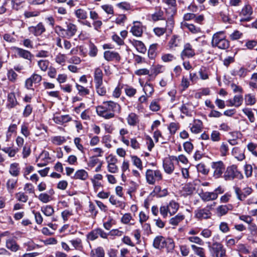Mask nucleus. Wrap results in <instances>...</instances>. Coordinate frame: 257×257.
<instances>
[{"mask_svg": "<svg viewBox=\"0 0 257 257\" xmlns=\"http://www.w3.org/2000/svg\"><path fill=\"white\" fill-rule=\"evenodd\" d=\"M16 197L19 201L25 203L28 200V196L24 192H20L16 194Z\"/></svg>", "mask_w": 257, "mask_h": 257, "instance_id": "obj_62", "label": "nucleus"}, {"mask_svg": "<svg viewBox=\"0 0 257 257\" xmlns=\"http://www.w3.org/2000/svg\"><path fill=\"white\" fill-rule=\"evenodd\" d=\"M242 110V112L247 116L251 122H253L255 121L254 114L251 108L245 107L243 108Z\"/></svg>", "mask_w": 257, "mask_h": 257, "instance_id": "obj_48", "label": "nucleus"}, {"mask_svg": "<svg viewBox=\"0 0 257 257\" xmlns=\"http://www.w3.org/2000/svg\"><path fill=\"white\" fill-rule=\"evenodd\" d=\"M200 198L203 201L208 202L216 200L217 195L213 192H205L200 194Z\"/></svg>", "mask_w": 257, "mask_h": 257, "instance_id": "obj_23", "label": "nucleus"}, {"mask_svg": "<svg viewBox=\"0 0 257 257\" xmlns=\"http://www.w3.org/2000/svg\"><path fill=\"white\" fill-rule=\"evenodd\" d=\"M128 130L124 128H121L119 131L121 141L127 146L130 145V141L128 140L125 138L124 136L128 134Z\"/></svg>", "mask_w": 257, "mask_h": 257, "instance_id": "obj_45", "label": "nucleus"}, {"mask_svg": "<svg viewBox=\"0 0 257 257\" xmlns=\"http://www.w3.org/2000/svg\"><path fill=\"white\" fill-rule=\"evenodd\" d=\"M179 208V204L174 200H171L168 204L162 205L160 208V214L166 218L169 213L170 216L175 214Z\"/></svg>", "mask_w": 257, "mask_h": 257, "instance_id": "obj_6", "label": "nucleus"}, {"mask_svg": "<svg viewBox=\"0 0 257 257\" xmlns=\"http://www.w3.org/2000/svg\"><path fill=\"white\" fill-rule=\"evenodd\" d=\"M104 58L107 61L119 62L121 57L118 53L113 51H106L104 52Z\"/></svg>", "mask_w": 257, "mask_h": 257, "instance_id": "obj_17", "label": "nucleus"}, {"mask_svg": "<svg viewBox=\"0 0 257 257\" xmlns=\"http://www.w3.org/2000/svg\"><path fill=\"white\" fill-rule=\"evenodd\" d=\"M13 49L19 57L31 61L33 55L30 51L17 47H14Z\"/></svg>", "mask_w": 257, "mask_h": 257, "instance_id": "obj_16", "label": "nucleus"}, {"mask_svg": "<svg viewBox=\"0 0 257 257\" xmlns=\"http://www.w3.org/2000/svg\"><path fill=\"white\" fill-rule=\"evenodd\" d=\"M76 87L78 91V94L80 95L84 96V95L88 94L89 93V89H87L86 88H85L80 85L76 84Z\"/></svg>", "mask_w": 257, "mask_h": 257, "instance_id": "obj_60", "label": "nucleus"}, {"mask_svg": "<svg viewBox=\"0 0 257 257\" xmlns=\"http://www.w3.org/2000/svg\"><path fill=\"white\" fill-rule=\"evenodd\" d=\"M195 54V50L191 44L187 43L184 44L183 50L181 53V57L182 59H184L185 58H192Z\"/></svg>", "mask_w": 257, "mask_h": 257, "instance_id": "obj_11", "label": "nucleus"}, {"mask_svg": "<svg viewBox=\"0 0 257 257\" xmlns=\"http://www.w3.org/2000/svg\"><path fill=\"white\" fill-rule=\"evenodd\" d=\"M75 15L76 17L81 20H85L87 18V12L82 9H77L75 11Z\"/></svg>", "mask_w": 257, "mask_h": 257, "instance_id": "obj_46", "label": "nucleus"}, {"mask_svg": "<svg viewBox=\"0 0 257 257\" xmlns=\"http://www.w3.org/2000/svg\"><path fill=\"white\" fill-rule=\"evenodd\" d=\"M233 189L237 198L240 201L244 200L247 196L251 193L252 191V189L249 187L244 188L243 191L238 187H234Z\"/></svg>", "mask_w": 257, "mask_h": 257, "instance_id": "obj_12", "label": "nucleus"}, {"mask_svg": "<svg viewBox=\"0 0 257 257\" xmlns=\"http://www.w3.org/2000/svg\"><path fill=\"white\" fill-rule=\"evenodd\" d=\"M70 242L75 249L82 250L83 248L82 240L79 238H76L70 240Z\"/></svg>", "mask_w": 257, "mask_h": 257, "instance_id": "obj_40", "label": "nucleus"}, {"mask_svg": "<svg viewBox=\"0 0 257 257\" xmlns=\"http://www.w3.org/2000/svg\"><path fill=\"white\" fill-rule=\"evenodd\" d=\"M24 245L27 246V250L31 251L36 248L41 247V246L36 244L32 240H29L24 243Z\"/></svg>", "mask_w": 257, "mask_h": 257, "instance_id": "obj_50", "label": "nucleus"}, {"mask_svg": "<svg viewBox=\"0 0 257 257\" xmlns=\"http://www.w3.org/2000/svg\"><path fill=\"white\" fill-rule=\"evenodd\" d=\"M211 45L213 47H217L220 49H226L229 47V42L226 39L224 33L220 31L213 35Z\"/></svg>", "mask_w": 257, "mask_h": 257, "instance_id": "obj_3", "label": "nucleus"}, {"mask_svg": "<svg viewBox=\"0 0 257 257\" xmlns=\"http://www.w3.org/2000/svg\"><path fill=\"white\" fill-rule=\"evenodd\" d=\"M151 18L153 21L164 20V12L160 8H157L156 12L152 15Z\"/></svg>", "mask_w": 257, "mask_h": 257, "instance_id": "obj_37", "label": "nucleus"}, {"mask_svg": "<svg viewBox=\"0 0 257 257\" xmlns=\"http://www.w3.org/2000/svg\"><path fill=\"white\" fill-rule=\"evenodd\" d=\"M103 74L99 67L95 68L94 70V81L95 83L103 82Z\"/></svg>", "mask_w": 257, "mask_h": 257, "instance_id": "obj_29", "label": "nucleus"}, {"mask_svg": "<svg viewBox=\"0 0 257 257\" xmlns=\"http://www.w3.org/2000/svg\"><path fill=\"white\" fill-rule=\"evenodd\" d=\"M200 78L202 80H206L209 78L208 69L206 67H201L198 72Z\"/></svg>", "mask_w": 257, "mask_h": 257, "instance_id": "obj_42", "label": "nucleus"}, {"mask_svg": "<svg viewBox=\"0 0 257 257\" xmlns=\"http://www.w3.org/2000/svg\"><path fill=\"white\" fill-rule=\"evenodd\" d=\"M38 198L40 201L44 203H47L51 200V196L47 193H41Z\"/></svg>", "mask_w": 257, "mask_h": 257, "instance_id": "obj_64", "label": "nucleus"}, {"mask_svg": "<svg viewBox=\"0 0 257 257\" xmlns=\"http://www.w3.org/2000/svg\"><path fill=\"white\" fill-rule=\"evenodd\" d=\"M131 159L133 165L140 170H142L143 167L141 160L136 156H132Z\"/></svg>", "mask_w": 257, "mask_h": 257, "instance_id": "obj_52", "label": "nucleus"}, {"mask_svg": "<svg viewBox=\"0 0 257 257\" xmlns=\"http://www.w3.org/2000/svg\"><path fill=\"white\" fill-rule=\"evenodd\" d=\"M185 218L184 215L180 213L169 220V223L172 225L176 226Z\"/></svg>", "mask_w": 257, "mask_h": 257, "instance_id": "obj_39", "label": "nucleus"}, {"mask_svg": "<svg viewBox=\"0 0 257 257\" xmlns=\"http://www.w3.org/2000/svg\"><path fill=\"white\" fill-rule=\"evenodd\" d=\"M11 4L12 8L14 10L18 11L21 8H23V6L25 4V1L23 0H12Z\"/></svg>", "mask_w": 257, "mask_h": 257, "instance_id": "obj_49", "label": "nucleus"}, {"mask_svg": "<svg viewBox=\"0 0 257 257\" xmlns=\"http://www.w3.org/2000/svg\"><path fill=\"white\" fill-rule=\"evenodd\" d=\"M145 176L147 182L150 185H154L163 179L162 173L159 170L147 169Z\"/></svg>", "mask_w": 257, "mask_h": 257, "instance_id": "obj_8", "label": "nucleus"}, {"mask_svg": "<svg viewBox=\"0 0 257 257\" xmlns=\"http://www.w3.org/2000/svg\"><path fill=\"white\" fill-rule=\"evenodd\" d=\"M101 8L108 15H113L114 14L113 7L109 4L102 5Z\"/></svg>", "mask_w": 257, "mask_h": 257, "instance_id": "obj_59", "label": "nucleus"}, {"mask_svg": "<svg viewBox=\"0 0 257 257\" xmlns=\"http://www.w3.org/2000/svg\"><path fill=\"white\" fill-rule=\"evenodd\" d=\"M202 129V122L199 119H196L194 121L192 126L190 127V130L194 134H198L200 133Z\"/></svg>", "mask_w": 257, "mask_h": 257, "instance_id": "obj_28", "label": "nucleus"}, {"mask_svg": "<svg viewBox=\"0 0 257 257\" xmlns=\"http://www.w3.org/2000/svg\"><path fill=\"white\" fill-rule=\"evenodd\" d=\"M9 171L12 176L14 177L18 176L20 173V168L19 164L17 163L11 164L10 165Z\"/></svg>", "mask_w": 257, "mask_h": 257, "instance_id": "obj_30", "label": "nucleus"}, {"mask_svg": "<svg viewBox=\"0 0 257 257\" xmlns=\"http://www.w3.org/2000/svg\"><path fill=\"white\" fill-rule=\"evenodd\" d=\"M88 177L87 172L83 169L77 171L73 176L74 179L86 180Z\"/></svg>", "mask_w": 257, "mask_h": 257, "instance_id": "obj_36", "label": "nucleus"}, {"mask_svg": "<svg viewBox=\"0 0 257 257\" xmlns=\"http://www.w3.org/2000/svg\"><path fill=\"white\" fill-rule=\"evenodd\" d=\"M41 210L47 216H51L54 213V208L51 205L43 206Z\"/></svg>", "mask_w": 257, "mask_h": 257, "instance_id": "obj_41", "label": "nucleus"}, {"mask_svg": "<svg viewBox=\"0 0 257 257\" xmlns=\"http://www.w3.org/2000/svg\"><path fill=\"white\" fill-rule=\"evenodd\" d=\"M144 27L141 22L135 21L133 23V26L131 29V32L134 36L136 37H141L143 32Z\"/></svg>", "mask_w": 257, "mask_h": 257, "instance_id": "obj_14", "label": "nucleus"}, {"mask_svg": "<svg viewBox=\"0 0 257 257\" xmlns=\"http://www.w3.org/2000/svg\"><path fill=\"white\" fill-rule=\"evenodd\" d=\"M247 72L246 69L241 67L238 70L234 71L233 75L238 76L240 77H244L246 75Z\"/></svg>", "mask_w": 257, "mask_h": 257, "instance_id": "obj_63", "label": "nucleus"}, {"mask_svg": "<svg viewBox=\"0 0 257 257\" xmlns=\"http://www.w3.org/2000/svg\"><path fill=\"white\" fill-rule=\"evenodd\" d=\"M252 13V10L250 6L245 5L242 9L239 15L242 17L240 21H249L250 20V16Z\"/></svg>", "mask_w": 257, "mask_h": 257, "instance_id": "obj_15", "label": "nucleus"}, {"mask_svg": "<svg viewBox=\"0 0 257 257\" xmlns=\"http://www.w3.org/2000/svg\"><path fill=\"white\" fill-rule=\"evenodd\" d=\"M162 2L168 7V8H166V13L171 14V16H173L176 12V0H162Z\"/></svg>", "mask_w": 257, "mask_h": 257, "instance_id": "obj_18", "label": "nucleus"}, {"mask_svg": "<svg viewBox=\"0 0 257 257\" xmlns=\"http://www.w3.org/2000/svg\"><path fill=\"white\" fill-rule=\"evenodd\" d=\"M66 28H63L60 26H56L55 31L62 37L70 39L76 34L77 28L75 24L70 22H66Z\"/></svg>", "mask_w": 257, "mask_h": 257, "instance_id": "obj_2", "label": "nucleus"}, {"mask_svg": "<svg viewBox=\"0 0 257 257\" xmlns=\"http://www.w3.org/2000/svg\"><path fill=\"white\" fill-rule=\"evenodd\" d=\"M132 220H133V219L130 213H125L121 218V222L125 224H132L131 223Z\"/></svg>", "mask_w": 257, "mask_h": 257, "instance_id": "obj_61", "label": "nucleus"}, {"mask_svg": "<svg viewBox=\"0 0 257 257\" xmlns=\"http://www.w3.org/2000/svg\"><path fill=\"white\" fill-rule=\"evenodd\" d=\"M130 43L132 45L136 48L137 50L142 53H145L146 51V48L144 43L140 41L136 40L130 41Z\"/></svg>", "mask_w": 257, "mask_h": 257, "instance_id": "obj_26", "label": "nucleus"}, {"mask_svg": "<svg viewBox=\"0 0 257 257\" xmlns=\"http://www.w3.org/2000/svg\"><path fill=\"white\" fill-rule=\"evenodd\" d=\"M56 44L59 48L61 49L64 48L66 50H70L72 46L71 43L66 39H64L63 43H62V40L59 37L56 38Z\"/></svg>", "mask_w": 257, "mask_h": 257, "instance_id": "obj_21", "label": "nucleus"}, {"mask_svg": "<svg viewBox=\"0 0 257 257\" xmlns=\"http://www.w3.org/2000/svg\"><path fill=\"white\" fill-rule=\"evenodd\" d=\"M231 154L239 161H242L245 158L244 151L238 147H234L232 149Z\"/></svg>", "mask_w": 257, "mask_h": 257, "instance_id": "obj_20", "label": "nucleus"}, {"mask_svg": "<svg viewBox=\"0 0 257 257\" xmlns=\"http://www.w3.org/2000/svg\"><path fill=\"white\" fill-rule=\"evenodd\" d=\"M120 105L112 101H104L102 105L96 107L97 114L105 119H110L114 117V112L119 111Z\"/></svg>", "mask_w": 257, "mask_h": 257, "instance_id": "obj_1", "label": "nucleus"}, {"mask_svg": "<svg viewBox=\"0 0 257 257\" xmlns=\"http://www.w3.org/2000/svg\"><path fill=\"white\" fill-rule=\"evenodd\" d=\"M6 245L8 249L13 252H16L20 249V246L13 239H7L6 240Z\"/></svg>", "mask_w": 257, "mask_h": 257, "instance_id": "obj_27", "label": "nucleus"}, {"mask_svg": "<svg viewBox=\"0 0 257 257\" xmlns=\"http://www.w3.org/2000/svg\"><path fill=\"white\" fill-rule=\"evenodd\" d=\"M67 59V57L65 54L59 53L55 56V61L59 65L64 66Z\"/></svg>", "mask_w": 257, "mask_h": 257, "instance_id": "obj_38", "label": "nucleus"}, {"mask_svg": "<svg viewBox=\"0 0 257 257\" xmlns=\"http://www.w3.org/2000/svg\"><path fill=\"white\" fill-rule=\"evenodd\" d=\"M39 68L44 72L46 71L49 65V61L47 60H40L38 61Z\"/></svg>", "mask_w": 257, "mask_h": 257, "instance_id": "obj_53", "label": "nucleus"}, {"mask_svg": "<svg viewBox=\"0 0 257 257\" xmlns=\"http://www.w3.org/2000/svg\"><path fill=\"white\" fill-rule=\"evenodd\" d=\"M17 104V101L14 93H11L8 96V103L7 106L8 108H12Z\"/></svg>", "mask_w": 257, "mask_h": 257, "instance_id": "obj_33", "label": "nucleus"}, {"mask_svg": "<svg viewBox=\"0 0 257 257\" xmlns=\"http://www.w3.org/2000/svg\"><path fill=\"white\" fill-rule=\"evenodd\" d=\"M126 119L127 123L131 126H135L139 121L138 116L133 112L128 114Z\"/></svg>", "mask_w": 257, "mask_h": 257, "instance_id": "obj_34", "label": "nucleus"}, {"mask_svg": "<svg viewBox=\"0 0 257 257\" xmlns=\"http://www.w3.org/2000/svg\"><path fill=\"white\" fill-rule=\"evenodd\" d=\"M180 42L179 37L176 36H174L171 39L169 42V46L171 49H174L180 46Z\"/></svg>", "mask_w": 257, "mask_h": 257, "instance_id": "obj_44", "label": "nucleus"}, {"mask_svg": "<svg viewBox=\"0 0 257 257\" xmlns=\"http://www.w3.org/2000/svg\"><path fill=\"white\" fill-rule=\"evenodd\" d=\"M195 190V187L192 184H186L182 189V194L184 196L192 195Z\"/></svg>", "mask_w": 257, "mask_h": 257, "instance_id": "obj_32", "label": "nucleus"}, {"mask_svg": "<svg viewBox=\"0 0 257 257\" xmlns=\"http://www.w3.org/2000/svg\"><path fill=\"white\" fill-rule=\"evenodd\" d=\"M216 205V203L213 202L211 204H208L205 208H198L194 212L195 217L198 220L207 219L211 217V211Z\"/></svg>", "mask_w": 257, "mask_h": 257, "instance_id": "obj_7", "label": "nucleus"}, {"mask_svg": "<svg viewBox=\"0 0 257 257\" xmlns=\"http://www.w3.org/2000/svg\"><path fill=\"white\" fill-rule=\"evenodd\" d=\"M42 76L37 73H33L25 81V86L27 89H32L33 84L40 83L42 80Z\"/></svg>", "mask_w": 257, "mask_h": 257, "instance_id": "obj_13", "label": "nucleus"}, {"mask_svg": "<svg viewBox=\"0 0 257 257\" xmlns=\"http://www.w3.org/2000/svg\"><path fill=\"white\" fill-rule=\"evenodd\" d=\"M153 246L157 249H161L166 246V240L162 236H158L154 240Z\"/></svg>", "mask_w": 257, "mask_h": 257, "instance_id": "obj_24", "label": "nucleus"}, {"mask_svg": "<svg viewBox=\"0 0 257 257\" xmlns=\"http://www.w3.org/2000/svg\"><path fill=\"white\" fill-rule=\"evenodd\" d=\"M211 169L213 171V176L215 179L223 177V174L225 170V166L221 161L213 162L211 165Z\"/></svg>", "mask_w": 257, "mask_h": 257, "instance_id": "obj_9", "label": "nucleus"}, {"mask_svg": "<svg viewBox=\"0 0 257 257\" xmlns=\"http://www.w3.org/2000/svg\"><path fill=\"white\" fill-rule=\"evenodd\" d=\"M245 103L247 105H252L256 102V99L254 96L248 94L245 95L244 97Z\"/></svg>", "mask_w": 257, "mask_h": 257, "instance_id": "obj_51", "label": "nucleus"}, {"mask_svg": "<svg viewBox=\"0 0 257 257\" xmlns=\"http://www.w3.org/2000/svg\"><path fill=\"white\" fill-rule=\"evenodd\" d=\"M229 210L228 207L226 205H221L216 208V212L218 216H222L225 215Z\"/></svg>", "mask_w": 257, "mask_h": 257, "instance_id": "obj_47", "label": "nucleus"}, {"mask_svg": "<svg viewBox=\"0 0 257 257\" xmlns=\"http://www.w3.org/2000/svg\"><path fill=\"white\" fill-rule=\"evenodd\" d=\"M181 27L183 29H188L193 34H197L201 32L200 29L199 28L196 27L194 25L189 24L186 22H182L181 23Z\"/></svg>", "mask_w": 257, "mask_h": 257, "instance_id": "obj_22", "label": "nucleus"}, {"mask_svg": "<svg viewBox=\"0 0 257 257\" xmlns=\"http://www.w3.org/2000/svg\"><path fill=\"white\" fill-rule=\"evenodd\" d=\"M208 249L212 257H227L226 249L219 242H213L208 245Z\"/></svg>", "mask_w": 257, "mask_h": 257, "instance_id": "obj_5", "label": "nucleus"}, {"mask_svg": "<svg viewBox=\"0 0 257 257\" xmlns=\"http://www.w3.org/2000/svg\"><path fill=\"white\" fill-rule=\"evenodd\" d=\"M223 178L226 181L233 180L234 179L241 180L243 176L240 172L236 165H232L228 166L225 170Z\"/></svg>", "mask_w": 257, "mask_h": 257, "instance_id": "obj_4", "label": "nucleus"}, {"mask_svg": "<svg viewBox=\"0 0 257 257\" xmlns=\"http://www.w3.org/2000/svg\"><path fill=\"white\" fill-rule=\"evenodd\" d=\"M257 144L253 142H250L247 145V149L252 155L255 157H257Z\"/></svg>", "mask_w": 257, "mask_h": 257, "instance_id": "obj_54", "label": "nucleus"}, {"mask_svg": "<svg viewBox=\"0 0 257 257\" xmlns=\"http://www.w3.org/2000/svg\"><path fill=\"white\" fill-rule=\"evenodd\" d=\"M143 90L146 95H148V96H150L154 91L153 85L148 83H146L144 86Z\"/></svg>", "mask_w": 257, "mask_h": 257, "instance_id": "obj_56", "label": "nucleus"}, {"mask_svg": "<svg viewBox=\"0 0 257 257\" xmlns=\"http://www.w3.org/2000/svg\"><path fill=\"white\" fill-rule=\"evenodd\" d=\"M104 250L101 246H98L96 248L92 249L90 253V257H104Z\"/></svg>", "mask_w": 257, "mask_h": 257, "instance_id": "obj_31", "label": "nucleus"}, {"mask_svg": "<svg viewBox=\"0 0 257 257\" xmlns=\"http://www.w3.org/2000/svg\"><path fill=\"white\" fill-rule=\"evenodd\" d=\"M191 247L194 253L199 257H206L205 250L204 248L192 244Z\"/></svg>", "mask_w": 257, "mask_h": 257, "instance_id": "obj_35", "label": "nucleus"}, {"mask_svg": "<svg viewBox=\"0 0 257 257\" xmlns=\"http://www.w3.org/2000/svg\"><path fill=\"white\" fill-rule=\"evenodd\" d=\"M178 162L177 157L172 156L166 158L163 161V166L164 171L168 174H172L175 169L174 162Z\"/></svg>", "mask_w": 257, "mask_h": 257, "instance_id": "obj_10", "label": "nucleus"}, {"mask_svg": "<svg viewBox=\"0 0 257 257\" xmlns=\"http://www.w3.org/2000/svg\"><path fill=\"white\" fill-rule=\"evenodd\" d=\"M2 150L5 153L8 154L10 157H14L18 152V149H12L11 147L4 148Z\"/></svg>", "mask_w": 257, "mask_h": 257, "instance_id": "obj_57", "label": "nucleus"}, {"mask_svg": "<svg viewBox=\"0 0 257 257\" xmlns=\"http://www.w3.org/2000/svg\"><path fill=\"white\" fill-rule=\"evenodd\" d=\"M157 46V44H153L150 46L148 50V56L151 59H153L156 56Z\"/></svg>", "mask_w": 257, "mask_h": 257, "instance_id": "obj_55", "label": "nucleus"}, {"mask_svg": "<svg viewBox=\"0 0 257 257\" xmlns=\"http://www.w3.org/2000/svg\"><path fill=\"white\" fill-rule=\"evenodd\" d=\"M53 120L57 124H62L71 121V117L69 115L54 116Z\"/></svg>", "mask_w": 257, "mask_h": 257, "instance_id": "obj_25", "label": "nucleus"}, {"mask_svg": "<svg viewBox=\"0 0 257 257\" xmlns=\"http://www.w3.org/2000/svg\"><path fill=\"white\" fill-rule=\"evenodd\" d=\"M52 142L56 145H61L66 141L64 137L55 136L51 138Z\"/></svg>", "mask_w": 257, "mask_h": 257, "instance_id": "obj_58", "label": "nucleus"}, {"mask_svg": "<svg viewBox=\"0 0 257 257\" xmlns=\"http://www.w3.org/2000/svg\"><path fill=\"white\" fill-rule=\"evenodd\" d=\"M97 93L101 96L104 95L106 93V88L103 85V82L95 83Z\"/></svg>", "mask_w": 257, "mask_h": 257, "instance_id": "obj_43", "label": "nucleus"}, {"mask_svg": "<svg viewBox=\"0 0 257 257\" xmlns=\"http://www.w3.org/2000/svg\"><path fill=\"white\" fill-rule=\"evenodd\" d=\"M29 31L30 33L36 36L41 35L45 31V28L42 23H39L36 26H31L29 27Z\"/></svg>", "mask_w": 257, "mask_h": 257, "instance_id": "obj_19", "label": "nucleus"}]
</instances>
